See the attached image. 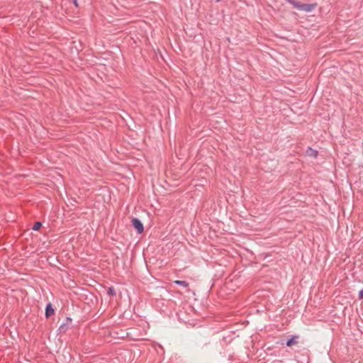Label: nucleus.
Listing matches in <instances>:
<instances>
[{"label": "nucleus", "mask_w": 363, "mask_h": 363, "mask_svg": "<svg viewBox=\"0 0 363 363\" xmlns=\"http://www.w3.org/2000/svg\"><path fill=\"white\" fill-rule=\"evenodd\" d=\"M174 283H175L176 284L181 285V286H184V287H187V286H188V285H189V284H188V283H186V281H184L176 280V281H174Z\"/></svg>", "instance_id": "423d86ee"}, {"label": "nucleus", "mask_w": 363, "mask_h": 363, "mask_svg": "<svg viewBox=\"0 0 363 363\" xmlns=\"http://www.w3.org/2000/svg\"><path fill=\"white\" fill-rule=\"evenodd\" d=\"M359 297L360 299H363V289L359 291Z\"/></svg>", "instance_id": "1a4fd4ad"}, {"label": "nucleus", "mask_w": 363, "mask_h": 363, "mask_svg": "<svg viewBox=\"0 0 363 363\" xmlns=\"http://www.w3.org/2000/svg\"><path fill=\"white\" fill-rule=\"evenodd\" d=\"M53 313H54V310L52 308L51 304H48L46 306V311H45L46 316L48 317L49 315H50Z\"/></svg>", "instance_id": "20e7f679"}, {"label": "nucleus", "mask_w": 363, "mask_h": 363, "mask_svg": "<svg viewBox=\"0 0 363 363\" xmlns=\"http://www.w3.org/2000/svg\"><path fill=\"white\" fill-rule=\"evenodd\" d=\"M296 337H293L292 338L288 340V341L286 342V345L288 347H290L292 345L296 344Z\"/></svg>", "instance_id": "39448f33"}, {"label": "nucleus", "mask_w": 363, "mask_h": 363, "mask_svg": "<svg viewBox=\"0 0 363 363\" xmlns=\"http://www.w3.org/2000/svg\"><path fill=\"white\" fill-rule=\"evenodd\" d=\"M216 2H219V1H220V0H216Z\"/></svg>", "instance_id": "9b49d317"}, {"label": "nucleus", "mask_w": 363, "mask_h": 363, "mask_svg": "<svg viewBox=\"0 0 363 363\" xmlns=\"http://www.w3.org/2000/svg\"><path fill=\"white\" fill-rule=\"evenodd\" d=\"M132 224L135 229L137 230L138 233L141 234L144 230V227L143 223L138 218H134L132 220Z\"/></svg>", "instance_id": "f03ea898"}, {"label": "nucleus", "mask_w": 363, "mask_h": 363, "mask_svg": "<svg viewBox=\"0 0 363 363\" xmlns=\"http://www.w3.org/2000/svg\"><path fill=\"white\" fill-rule=\"evenodd\" d=\"M286 1L291 4L294 8L299 10V11H303L305 12H311L313 10H314L318 4L316 3L313 4H301L298 1L296 0H285Z\"/></svg>", "instance_id": "f257e3e1"}, {"label": "nucleus", "mask_w": 363, "mask_h": 363, "mask_svg": "<svg viewBox=\"0 0 363 363\" xmlns=\"http://www.w3.org/2000/svg\"><path fill=\"white\" fill-rule=\"evenodd\" d=\"M108 294L114 296L116 294L114 289L113 287L108 288Z\"/></svg>", "instance_id": "6e6552de"}, {"label": "nucleus", "mask_w": 363, "mask_h": 363, "mask_svg": "<svg viewBox=\"0 0 363 363\" xmlns=\"http://www.w3.org/2000/svg\"><path fill=\"white\" fill-rule=\"evenodd\" d=\"M307 154L311 157H316L318 156V151L312 148H308Z\"/></svg>", "instance_id": "7ed1b4c3"}, {"label": "nucleus", "mask_w": 363, "mask_h": 363, "mask_svg": "<svg viewBox=\"0 0 363 363\" xmlns=\"http://www.w3.org/2000/svg\"><path fill=\"white\" fill-rule=\"evenodd\" d=\"M42 226V224L40 222H36L34 223L33 226V230H38L40 228V227Z\"/></svg>", "instance_id": "0eeeda50"}, {"label": "nucleus", "mask_w": 363, "mask_h": 363, "mask_svg": "<svg viewBox=\"0 0 363 363\" xmlns=\"http://www.w3.org/2000/svg\"><path fill=\"white\" fill-rule=\"evenodd\" d=\"M72 1H73L74 4L75 5V6L78 7L79 5H78V3H77V0H72Z\"/></svg>", "instance_id": "9d476101"}]
</instances>
